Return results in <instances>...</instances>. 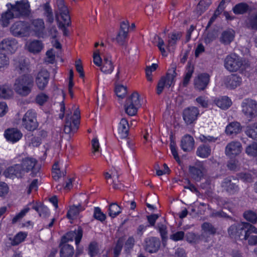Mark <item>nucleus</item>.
<instances>
[{
  "label": "nucleus",
  "mask_w": 257,
  "mask_h": 257,
  "mask_svg": "<svg viewBox=\"0 0 257 257\" xmlns=\"http://www.w3.org/2000/svg\"><path fill=\"white\" fill-rule=\"evenodd\" d=\"M7 6L9 9L2 14L1 17L2 24L4 27H7L12 19L22 16H27L30 13V5L28 0L17 2L15 5L8 4Z\"/></svg>",
  "instance_id": "f257e3e1"
},
{
  "label": "nucleus",
  "mask_w": 257,
  "mask_h": 257,
  "mask_svg": "<svg viewBox=\"0 0 257 257\" xmlns=\"http://www.w3.org/2000/svg\"><path fill=\"white\" fill-rule=\"evenodd\" d=\"M33 86V77L30 75H23L16 79L13 87L18 94L25 97L31 92Z\"/></svg>",
  "instance_id": "f03ea898"
},
{
  "label": "nucleus",
  "mask_w": 257,
  "mask_h": 257,
  "mask_svg": "<svg viewBox=\"0 0 257 257\" xmlns=\"http://www.w3.org/2000/svg\"><path fill=\"white\" fill-rule=\"evenodd\" d=\"M141 106L140 95L137 92H134L126 100L125 112L130 116L135 115Z\"/></svg>",
  "instance_id": "7ed1b4c3"
},
{
  "label": "nucleus",
  "mask_w": 257,
  "mask_h": 257,
  "mask_svg": "<svg viewBox=\"0 0 257 257\" xmlns=\"http://www.w3.org/2000/svg\"><path fill=\"white\" fill-rule=\"evenodd\" d=\"M242 59L233 53L227 55L224 61L225 68L230 72L239 70L243 65Z\"/></svg>",
  "instance_id": "20e7f679"
},
{
  "label": "nucleus",
  "mask_w": 257,
  "mask_h": 257,
  "mask_svg": "<svg viewBox=\"0 0 257 257\" xmlns=\"http://www.w3.org/2000/svg\"><path fill=\"white\" fill-rule=\"evenodd\" d=\"M188 171L194 180L200 182L207 173V170L203 162L197 161L193 166H189Z\"/></svg>",
  "instance_id": "39448f33"
},
{
  "label": "nucleus",
  "mask_w": 257,
  "mask_h": 257,
  "mask_svg": "<svg viewBox=\"0 0 257 257\" xmlns=\"http://www.w3.org/2000/svg\"><path fill=\"white\" fill-rule=\"evenodd\" d=\"M242 111L251 120L257 116V102L251 99L243 100L241 104Z\"/></svg>",
  "instance_id": "423d86ee"
},
{
  "label": "nucleus",
  "mask_w": 257,
  "mask_h": 257,
  "mask_svg": "<svg viewBox=\"0 0 257 257\" xmlns=\"http://www.w3.org/2000/svg\"><path fill=\"white\" fill-rule=\"evenodd\" d=\"M244 226L245 222H241L239 223L231 225L228 229L230 237L235 239L246 240L247 235Z\"/></svg>",
  "instance_id": "0eeeda50"
},
{
  "label": "nucleus",
  "mask_w": 257,
  "mask_h": 257,
  "mask_svg": "<svg viewBox=\"0 0 257 257\" xmlns=\"http://www.w3.org/2000/svg\"><path fill=\"white\" fill-rule=\"evenodd\" d=\"M74 115L76 116V119H73L72 121V117L70 114H66L64 127V131L66 134L74 133L78 128V124L79 123L78 119L80 118V111L76 109L74 112Z\"/></svg>",
  "instance_id": "6e6552de"
},
{
  "label": "nucleus",
  "mask_w": 257,
  "mask_h": 257,
  "mask_svg": "<svg viewBox=\"0 0 257 257\" xmlns=\"http://www.w3.org/2000/svg\"><path fill=\"white\" fill-rule=\"evenodd\" d=\"M22 125L28 131L35 130L38 126V123L36 119V113L32 110H29L23 116Z\"/></svg>",
  "instance_id": "1a4fd4ad"
},
{
  "label": "nucleus",
  "mask_w": 257,
  "mask_h": 257,
  "mask_svg": "<svg viewBox=\"0 0 257 257\" xmlns=\"http://www.w3.org/2000/svg\"><path fill=\"white\" fill-rule=\"evenodd\" d=\"M238 179L231 176L224 178L221 183V187L228 194L233 195L239 191Z\"/></svg>",
  "instance_id": "9d476101"
},
{
  "label": "nucleus",
  "mask_w": 257,
  "mask_h": 257,
  "mask_svg": "<svg viewBox=\"0 0 257 257\" xmlns=\"http://www.w3.org/2000/svg\"><path fill=\"white\" fill-rule=\"evenodd\" d=\"M56 5L57 8V11L56 12V17L59 15L65 24L69 26L71 24L70 16L64 0H57Z\"/></svg>",
  "instance_id": "9b49d317"
},
{
  "label": "nucleus",
  "mask_w": 257,
  "mask_h": 257,
  "mask_svg": "<svg viewBox=\"0 0 257 257\" xmlns=\"http://www.w3.org/2000/svg\"><path fill=\"white\" fill-rule=\"evenodd\" d=\"M210 82V75L206 73L199 74L194 79V88L199 91L204 90Z\"/></svg>",
  "instance_id": "f8f14e48"
},
{
  "label": "nucleus",
  "mask_w": 257,
  "mask_h": 257,
  "mask_svg": "<svg viewBox=\"0 0 257 257\" xmlns=\"http://www.w3.org/2000/svg\"><path fill=\"white\" fill-rule=\"evenodd\" d=\"M82 229L79 227L77 230L70 231L64 235L61 238V242L66 243L69 241H73L74 238L76 244L78 245L82 238Z\"/></svg>",
  "instance_id": "ddd939ff"
},
{
  "label": "nucleus",
  "mask_w": 257,
  "mask_h": 257,
  "mask_svg": "<svg viewBox=\"0 0 257 257\" xmlns=\"http://www.w3.org/2000/svg\"><path fill=\"white\" fill-rule=\"evenodd\" d=\"M11 32L15 37L25 36L28 32V25L25 22H17L11 26Z\"/></svg>",
  "instance_id": "4468645a"
},
{
  "label": "nucleus",
  "mask_w": 257,
  "mask_h": 257,
  "mask_svg": "<svg viewBox=\"0 0 257 257\" xmlns=\"http://www.w3.org/2000/svg\"><path fill=\"white\" fill-rule=\"evenodd\" d=\"M241 149L242 146L240 142L232 141L226 145L225 154L230 158L235 157L241 153Z\"/></svg>",
  "instance_id": "2eb2a0df"
},
{
  "label": "nucleus",
  "mask_w": 257,
  "mask_h": 257,
  "mask_svg": "<svg viewBox=\"0 0 257 257\" xmlns=\"http://www.w3.org/2000/svg\"><path fill=\"white\" fill-rule=\"evenodd\" d=\"M199 114L198 109L194 106L186 108L183 111V119L187 124L192 123L195 121Z\"/></svg>",
  "instance_id": "dca6fc26"
},
{
  "label": "nucleus",
  "mask_w": 257,
  "mask_h": 257,
  "mask_svg": "<svg viewBox=\"0 0 257 257\" xmlns=\"http://www.w3.org/2000/svg\"><path fill=\"white\" fill-rule=\"evenodd\" d=\"M37 163V160L34 158H26L23 159L21 165L25 172L31 171V176L34 177L39 171L38 169L35 168Z\"/></svg>",
  "instance_id": "f3484780"
},
{
  "label": "nucleus",
  "mask_w": 257,
  "mask_h": 257,
  "mask_svg": "<svg viewBox=\"0 0 257 257\" xmlns=\"http://www.w3.org/2000/svg\"><path fill=\"white\" fill-rule=\"evenodd\" d=\"M49 79V74L46 69H42L38 72L36 77L35 82L40 90H44L48 83Z\"/></svg>",
  "instance_id": "a211bd4d"
},
{
  "label": "nucleus",
  "mask_w": 257,
  "mask_h": 257,
  "mask_svg": "<svg viewBox=\"0 0 257 257\" xmlns=\"http://www.w3.org/2000/svg\"><path fill=\"white\" fill-rule=\"evenodd\" d=\"M18 48V43L13 38H6L0 42V50L14 53Z\"/></svg>",
  "instance_id": "6ab92c4d"
},
{
  "label": "nucleus",
  "mask_w": 257,
  "mask_h": 257,
  "mask_svg": "<svg viewBox=\"0 0 257 257\" xmlns=\"http://www.w3.org/2000/svg\"><path fill=\"white\" fill-rule=\"evenodd\" d=\"M223 82L227 88L232 89L240 85L242 78L237 74H231L225 77Z\"/></svg>",
  "instance_id": "aec40b11"
},
{
  "label": "nucleus",
  "mask_w": 257,
  "mask_h": 257,
  "mask_svg": "<svg viewBox=\"0 0 257 257\" xmlns=\"http://www.w3.org/2000/svg\"><path fill=\"white\" fill-rule=\"evenodd\" d=\"M160 246V241L159 238L155 237L147 238L145 240V249L150 252H156Z\"/></svg>",
  "instance_id": "412c9836"
},
{
  "label": "nucleus",
  "mask_w": 257,
  "mask_h": 257,
  "mask_svg": "<svg viewBox=\"0 0 257 257\" xmlns=\"http://www.w3.org/2000/svg\"><path fill=\"white\" fill-rule=\"evenodd\" d=\"M4 136L8 141L15 143L22 138L23 134L16 128H10L5 131Z\"/></svg>",
  "instance_id": "4be33fe9"
},
{
  "label": "nucleus",
  "mask_w": 257,
  "mask_h": 257,
  "mask_svg": "<svg viewBox=\"0 0 257 257\" xmlns=\"http://www.w3.org/2000/svg\"><path fill=\"white\" fill-rule=\"evenodd\" d=\"M25 172L21 164H16L10 167H9L5 171L6 176L10 178L16 177L17 178H22Z\"/></svg>",
  "instance_id": "5701e85b"
},
{
  "label": "nucleus",
  "mask_w": 257,
  "mask_h": 257,
  "mask_svg": "<svg viewBox=\"0 0 257 257\" xmlns=\"http://www.w3.org/2000/svg\"><path fill=\"white\" fill-rule=\"evenodd\" d=\"M130 125L127 120L125 118L121 119L118 126L117 133L116 135L117 138L123 139L126 138L129 133Z\"/></svg>",
  "instance_id": "b1692460"
},
{
  "label": "nucleus",
  "mask_w": 257,
  "mask_h": 257,
  "mask_svg": "<svg viewBox=\"0 0 257 257\" xmlns=\"http://www.w3.org/2000/svg\"><path fill=\"white\" fill-rule=\"evenodd\" d=\"M110 172V173L108 172H105L104 173V176L107 181V183L112 184L113 187L115 189H120V185L117 183V182H119L118 180L119 175L117 174L116 170L114 169H111Z\"/></svg>",
  "instance_id": "393cba45"
},
{
  "label": "nucleus",
  "mask_w": 257,
  "mask_h": 257,
  "mask_svg": "<svg viewBox=\"0 0 257 257\" xmlns=\"http://www.w3.org/2000/svg\"><path fill=\"white\" fill-rule=\"evenodd\" d=\"M180 147L184 152L191 151L194 148V140L189 135H185L181 140Z\"/></svg>",
  "instance_id": "a878e982"
},
{
  "label": "nucleus",
  "mask_w": 257,
  "mask_h": 257,
  "mask_svg": "<svg viewBox=\"0 0 257 257\" xmlns=\"http://www.w3.org/2000/svg\"><path fill=\"white\" fill-rule=\"evenodd\" d=\"M31 28L37 36L39 37H42L45 28L43 20L37 19L33 20L31 24Z\"/></svg>",
  "instance_id": "bb28decb"
},
{
  "label": "nucleus",
  "mask_w": 257,
  "mask_h": 257,
  "mask_svg": "<svg viewBox=\"0 0 257 257\" xmlns=\"http://www.w3.org/2000/svg\"><path fill=\"white\" fill-rule=\"evenodd\" d=\"M14 61L15 67L19 73L24 72L27 69L26 59L24 56L17 57L14 59Z\"/></svg>",
  "instance_id": "cd10ccee"
},
{
  "label": "nucleus",
  "mask_w": 257,
  "mask_h": 257,
  "mask_svg": "<svg viewBox=\"0 0 257 257\" xmlns=\"http://www.w3.org/2000/svg\"><path fill=\"white\" fill-rule=\"evenodd\" d=\"M244 23L247 29L257 31V12L248 16Z\"/></svg>",
  "instance_id": "c85d7f7f"
},
{
  "label": "nucleus",
  "mask_w": 257,
  "mask_h": 257,
  "mask_svg": "<svg viewBox=\"0 0 257 257\" xmlns=\"http://www.w3.org/2000/svg\"><path fill=\"white\" fill-rule=\"evenodd\" d=\"M60 247V256L61 257H72L74 254V249L72 246L61 242L59 244Z\"/></svg>",
  "instance_id": "c756f323"
},
{
  "label": "nucleus",
  "mask_w": 257,
  "mask_h": 257,
  "mask_svg": "<svg viewBox=\"0 0 257 257\" xmlns=\"http://www.w3.org/2000/svg\"><path fill=\"white\" fill-rule=\"evenodd\" d=\"M202 237H205L206 235H214L216 232L217 229L210 223L205 222L201 225Z\"/></svg>",
  "instance_id": "7c9ffc66"
},
{
  "label": "nucleus",
  "mask_w": 257,
  "mask_h": 257,
  "mask_svg": "<svg viewBox=\"0 0 257 257\" xmlns=\"http://www.w3.org/2000/svg\"><path fill=\"white\" fill-rule=\"evenodd\" d=\"M250 11L249 6L243 2L235 5L232 8V11L235 15H243Z\"/></svg>",
  "instance_id": "2f4dec72"
},
{
  "label": "nucleus",
  "mask_w": 257,
  "mask_h": 257,
  "mask_svg": "<svg viewBox=\"0 0 257 257\" xmlns=\"http://www.w3.org/2000/svg\"><path fill=\"white\" fill-rule=\"evenodd\" d=\"M176 76V67H172V69L168 70L166 76L163 77L165 78L167 87L169 88L174 84Z\"/></svg>",
  "instance_id": "473e14b6"
},
{
  "label": "nucleus",
  "mask_w": 257,
  "mask_h": 257,
  "mask_svg": "<svg viewBox=\"0 0 257 257\" xmlns=\"http://www.w3.org/2000/svg\"><path fill=\"white\" fill-rule=\"evenodd\" d=\"M101 66V71L105 74L111 73L114 69L111 60L109 58L106 57H103V63Z\"/></svg>",
  "instance_id": "72a5a7b5"
},
{
  "label": "nucleus",
  "mask_w": 257,
  "mask_h": 257,
  "mask_svg": "<svg viewBox=\"0 0 257 257\" xmlns=\"http://www.w3.org/2000/svg\"><path fill=\"white\" fill-rule=\"evenodd\" d=\"M211 152V149L210 146L202 145L197 149L196 155L202 158H207L210 155Z\"/></svg>",
  "instance_id": "f704fd0d"
},
{
  "label": "nucleus",
  "mask_w": 257,
  "mask_h": 257,
  "mask_svg": "<svg viewBox=\"0 0 257 257\" xmlns=\"http://www.w3.org/2000/svg\"><path fill=\"white\" fill-rule=\"evenodd\" d=\"M211 3V0H201L194 12L196 13L197 16L201 15L208 8Z\"/></svg>",
  "instance_id": "c9c22d12"
},
{
  "label": "nucleus",
  "mask_w": 257,
  "mask_h": 257,
  "mask_svg": "<svg viewBox=\"0 0 257 257\" xmlns=\"http://www.w3.org/2000/svg\"><path fill=\"white\" fill-rule=\"evenodd\" d=\"M245 133L249 138L257 141V122L247 125Z\"/></svg>",
  "instance_id": "e433bc0d"
},
{
  "label": "nucleus",
  "mask_w": 257,
  "mask_h": 257,
  "mask_svg": "<svg viewBox=\"0 0 257 257\" xmlns=\"http://www.w3.org/2000/svg\"><path fill=\"white\" fill-rule=\"evenodd\" d=\"M241 131L240 123L238 122H233L229 123L226 127L225 132L227 135L237 134Z\"/></svg>",
  "instance_id": "4c0bfd02"
},
{
  "label": "nucleus",
  "mask_w": 257,
  "mask_h": 257,
  "mask_svg": "<svg viewBox=\"0 0 257 257\" xmlns=\"http://www.w3.org/2000/svg\"><path fill=\"white\" fill-rule=\"evenodd\" d=\"M216 105L221 109H227L231 104V100L226 96H223L214 100Z\"/></svg>",
  "instance_id": "58836bf2"
},
{
  "label": "nucleus",
  "mask_w": 257,
  "mask_h": 257,
  "mask_svg": "<svg viewBox=\"0 0 257 257\" xmlns=\"http://www.w3.org/2000/svg\"><path fill=\"white\" fill-rule=\"evenodd\" d=\"M12 95L13 91L9 85H0V98L9 99Z\"/></svg>",
  "instance_id": "ea45409f"
},
{
  "label": "nucleus",
  "mask_w": 257,
  "mask_h": 257,
  "mask_svg": "<svg viewBox=\"0 0 257 257\" xmlns=\"http://www.w3.org/2000/svg\"><path fill=\"white\" fill-rule=\"evenodd\" d=\"M42 7L44 11V15L46 17V21L49 23H52L54 21V17L49 3L47 2L44 4Z\"/></svg>",
  "instance_id": "a19ab883"
},
{
  "label": "nucleus",
  "mask_w": 257,
  "mask_h": 257,
  "mask_svg": "<svg viewBox=\"0 0 257 257\" xmlns=\"http://www.w3.org/2000/svg\"><path fill=\"white\" fill-rule=\"evenodd\" d=\"M194 72V67L191 64H188L186 72L184 77L182 85L183 87H186L189 83Z\"/></svg>",
  "instance_id": "79ce46f5"
},
{
  "label": "nucleus",
  "mask_w": 257,
  "mask_h": 257,
  "mask_svg": "<svg viewBox=\"0 0 257 257\" xmlns=\"http://www.w3.org/2000/svg\"><path fill=\"white\" fill-rule=\"evenodd\" d=\"M43 48V44L41 41L39 40H34L28 46V49L30 52L34 53H38L41 51Z\"/></svg>",
  "instance_id": "37998d69"
},
{
  "label": "nucleus",
  "mask_w": 257,
  "mask_h": 257,
  "mask_svg": "<svg viewBox=\"0 0 257 257\" xmlns=\"http://www.w3.org/2000/svg\"><path fill=\"white\" fill-rule=\"evenodd\" d=\"M243 217L249 222L252 224L257 223V213L251 210H248L244 212Z\"/></svg>",
  "instance_id": "c03bdc74"
},
{
  "label": "nucleus",
  "mask_w": 257,
  "mask_h": 257,
  "mask_svg": "<svg viewBox=\"0 0 257 257\" xmlns=\"http://www.w3.org/2000/svg\"><path fill=\"white\" fill-rule=\"evenodd\" d=\"M84 210V208L80 204L77 206L73 205L70 207L68 210L67 216L69 219H73L74 217L76 216L80 211Z\"/></svg>",
  "instance_id": "a18cd8bd"
},
{
  "label": "nucleus",
  "mask_w": 257,
  "mask_h": 257,
  "mask_svg": "<svg viewBox=\"0 0 257 257\" xmlns=\"http://www.w3.org/2000/svg\"><path fill=\"white\" fill-rule=\"evenodd\" d=\"M234 32L233 31H226L222 33L220 38L221 41L224 44H229L234 39Z\"/></svg>",
  "instance_id": "49530a36"
},
{
  "label": "nucleus",
  "mask_w": 257,
  "mask_h": 257,
  "mask_svg": "<svg viewBox=\"0 0 257 257\" xmlns=\"http://www.w3.org/2000/svg\"><path fill=\"white\" fill-rule=\"evenodd\" d=\"M182 33L181 32H173L170 34L168 41V47L175 45L177 41L180 39Z\"/></svg>",
  "instance_id": "de8ad7c7"
},
{
  "label": "nucleus",
  "mask_w": 257,
  "mask_h": 257,
  "mask_svg": "<svg viewBox=\"0 0 257 257\" xmlns=\"http://www.w3.org/2000/svg\"><path fill=\"white\" fill-rule=\"evenodd\" d=\"M108 210L109 215L114 218L121 212V209L116 203H112L110 204Z\"/></svg>",
  "instance_id": "09e8293b"
},
{
  "label": "nucleus",
  "mask_w": 257,
  "mask_h": 257,
  "mask_svg": "<svg viewBox=\"0 0 257 257\" xmlns=\"http://www.w3.org/2000/svg\"><path fill=\"white\" fill-rule=\"evenodd\" d=\"M245 153L249 156H257V142H253L248 145L245 149Z\"/></svg>",
  "instance_id": "8fccbe9b"
},
{
  "label": "nucleus",
  "mask_w": 257,
  "mask_h": 257,
  "mask_svg": "<svg viewBox=\"0 0 257 257\" xmlns=\"http://www.w3.org/2000/svg\"><path fill=\"white\" fill-rule=\"evenodd\" d=\"M27 236V234L25 232H19L13 239L11 244L12 245H17L24 240Z\"/></svg>",
  "instance_id": "3c124183"
},
{
  "label": "nucleus",
  "mask_w": 257,
  "mask_h": 257,
  "mask_svg": "<svg viewBox=\"0 0 257 257\" xmlns=\"http://www.w3.org/2000/svg\"><path fill=\"white\" fill-rule=\"evenodd\" d=\"M237 176L244 182H251L253 181L252 175L249 173H239L237 174Z\"/></svg>",
  "instance_id": "603ef678"
},
{
  "label": "nucleus",
  "mask_w": 257,
  "mask_h": 257,
  "mask_svg": "<svg viewBox=\"0 0 257 257\" xmlns=\"http://www.w3.org/2000/svg\"><path fill=\"white\" fill-rule=\"evenodd\" d=\"M126 87L123 85H117L115 87V93L117 97L122 98L126 94Z\"/></svg>",
  "instance_id": "864d4df0"
},
{
  "label": "nucleus",
  "mask_w": 257,
  "mask_h": 257,
  "mask_svg": "<svg viewBox=\"0 0 257 257\" xmlns=\"http://www.w3.org/2000/svg\"><path fill=\"white\" fill-rule=\"evenodd\" d=\"M128 34L119 32L116 37L117 43L121 46H125Z\"/></svg>",
  "instance_id": "5fc2aeb1"
},
{
  "label": "nucleus",
  "mask_w": 257,
  "mask_h": 257,
  "mask_svg": "<svg viewBox=\"0 0 257 257\" xmlns=\"http://www.w3.org/2000/svg\"><path fill=\"white\" fill-rule=\"evenodd\" d=\"M94 217L100 221H104L106 218V215L103 213L99 207H95L93 214Z\"/></svg>",
  "instance_id": "6e6d98bb"
},
{
  "label": "nucleus",
  "mask_w": 257,
  "mask_h": 257,
  "mask_svg": "<svg viewBox=\"0 0 257 257\" xmlns=\"http://www.w3.org/2000/svg\"><path fill=\"white\" fill-rule=\"evenodd\" d=\"M98 250L97 243L93 242L90 243L88 247V254L91 257L95 256L98 253Z\"/></svg>",
  "instance_id": "4d7b16f0"
},
{
  "label": "nucleus",
  "mask_w": 257,
  "mask_h": 257,
  "mask_svg": "<svg viewBox=\"0 0 257 257\" xmlns=\"http://www.w3.org/2000/svg\"><path fill=\"white\" fill-rule=\"evenodd\" d=\"M123 245V240L119 238L117 241L116 245L113 249L114 252V257H118L120 254V252L121 251L122 246Z\"/></svg>",
  "instance_id": "13d9d810"
},
{
  "label": "nucleus",
  "mask_w": 257,
  "mask_h": 257,
  "mask_svg": "<svg viewBox=\"0 0 257 257\" xmlns=\"http://www.w3.org/2000/svg\"><path fill=\"white\" fill-rule=\"evenodd\" d=\"M157 228L159 229L161 234L163 241H164L167 238V231L166 226L163 224L162 223H159L157 225Z\"/></svg>",
  "instance_id": "bf43d9fd"
},
{
  "label": "nucleus",
  "mask_w": 257,
  "mask_h": 257,
  "mask_svg": "<svg viewBox=\"0 0 257 257\" xmlns=\"http://www.w3.org/2000/svg\"><path fill=\"white\" fill-rule=\"evenodd\" d=\"M227 167L229 170L232 171H237L239 168L238 162L236 160L229 161L227 163Z\"/></svg>",
  "instance_id": "052dcab7"
},
{
  "label": "nucleus",
  "mask_w": 257,
  "mask_h": 257,
  "mask_svg": "<svg viewBox=\"0 0 257 257\" xmlns=\"http://www.w3.org/2000/svg\"><path fill=\"white\" fill-rule=\"evenodd\" d=\"M165 86L167 87V83L165 77H161L158 82L157 87V93L160 95L163 91Z\"/></svg>",
  "instance_id": "680f3d73"
},
{
  "label": "nucleus",
  "mask_w": 257,
  "mask_h": 257,
  "mask_svg": "<svg viewBox=\"0 0 257 257\" xmlns=\"http://www.w3.org/2000/svg\"><path fill=\"white\" fill-rule=\"evenodd\" d=\"M30 210L29 207H27L21 211L20 213L17 214L12 219V223H15L21 219H22L26 214Z\"/></svg>",
  "instance_id": "e2e57ef3"
},
{
  "label": "nucleus",
  "mask_w": 257,
  "mask_h": 257,
  "mask_svg": "<svg viewBox=\"0 0 257 257\" xmlns=\"http://www.w3.org/2000/svg\"><path fill=\"white\" fill-rule=\"evenodd\" d=\"M244 227L246 228L247 236L250 235V234L252 233L257 234V228L250 223L245 222Z\"/></svg>",
  "instance_id": "0e129e2a"
},
{
  "label": "nucleus",
  "mask_w": 257,
  "mask_h": 257,
  "mask_svg": "<svg viewBox=\"0 0 257 257\" xmlns=\"http://www.w3.org/2000/svg\"><path fill=\"white\" fill-rule=\"evenodd\" d=\"M48 96L45 93H41L36 97V102L40 105H42L48 99Z\"/></svg>",
  "instance_id": "69168bd1"
},
{
  "label": "nucleus",
  "mask_w": 257,
  "mask_h": 257,
  "mask_svg": "<svg viewBox=\"0 0 257 257\" xmlns=\"http://www.w3.org/2000/svg\"><path fill=\"white\" fill-rule=\"evenodd\" d=\"M9 64V58L5 54L0 53V69L7 67Z\"/></svg>",
  "instance_id": "338daca9"
},
{
  "label": "nucleus",
  "mask_w": 257,
  "mask_h": 257,
  "mask_svg": "<svg viewBox=\"0 0 257 257\" xmlns=\"http://www.w3.org/2000/svg\"><path fill=\"white\" fill-rule=\"evenodd\" d=\"M93 62L97 66H101L103 61L100 56L99 51L97 50L93 53Z\"/></svg>",
  "instance_id": "774afa93"
}]
</instances>
